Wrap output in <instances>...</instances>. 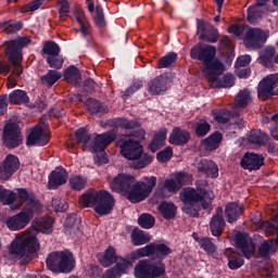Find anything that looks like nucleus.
<instances>
[{"instance_id":"nucleus-1","label":"nucleus","mask_w":278,"mask_h":278,"mask_svg":"<svg viewBox=\"0 0 278 278\" xmlns=\"http://www.w3.org/2000/svg\"><path fill=\"white\" fill-rule=\"evenodd\" d=\"M38 231L46 235L52 233L53 219L50 216L36 218L30 228L18 232L10 245L11 255L17 260H29L31 253L40 251Z\"/></svg>"},{"instance_id":"nucleus-2","label":"nucleus","mask_w":278,"mask_h":278,"mask_svg":"<svg viewBox=\"0 0 278 278\" xmlns=\"http://www.w3.org/2000/svg\"><path fill=\"white\" fill-rule=\"evenodd\" d=\"M157 186V177H144L141 181H136V177L129 174H118L110 182L113 192L123 194L130 203H140L148 199L153 192V188Z\"/></svg>"},{"instance_id":"nucleus-3","label":"nucleus","mask_w":278,"mask_h":278,"mask_svg":"<svg viewBox=\"0 0 278 278\" xmlns=\"http://www.w3.org/2000/svg\"><path fill=\"white\" fill-rule=\"evenodd\" d=\"M146 136L147 131L139 129L129 136L123 135L117 140L121 155L130 162H136L135 168H146L153 162V156L143 153L142 144H140V141L144 140Z\"/></svg>"},{"instance_id":"nucleus-4","label":"nucleus","mask_w":278,"mask_h":278,"mask_svg":"<svg viewBox=\"0 0 278 278\" xmlns=\"http://www.w3.org/2000/svg\"><path fill=\"white\" fill-rule=\"evenodd\" d=\"M23 203H26L25 210L5 220V225L10 231H21V229H25L31 218H34V214H40V212H42V205L38 200L34 199V195H29L25 189H18L16 201L13 204L14 206L11 207L12 210H16V207H21Z\"/></svg>"},{"instance_id":"nucleus-5","label":"nucleus","mask_w":278,"mask_h":278,"mask_svg":"<svg viewBox=\"0 0 278 278\" xmlns=\"http://www.w3.org/2000/svg\"><path fill=\"white\" fill-rule=\"evenodd\" d=\"M198 185V190L193 188H186L180 192V201H182V212L189 216H199V207L202 205L204 210L210 207L214 199V192L210 190L207 182L203 181Z\"/></svg>"},{"instance_id":"nucleus-6","label":"nucleus","mask_w":278,"mask_h":278,"mask_svg":"<svg viewBox=\"0 0 278 278\" xmlns=\"http://www.w3.org/2000/svg\"><path fill=\"white\" fill-rule=\"evenodd\" d=\"M76 138L78 142L83 143L84 151H90L91 153H100L94 156V162L99 166L108 164V154H105V148L110 147L114 140H116V132L110 131L102 135H97L93 139L90 138L88 130L80 128L76 131Z\"/></svg>"},{"instance_id":"nucleus-7","label":"nucleus","mask_w":278,"mask_h":278,"mask_svg":"<svg viewBox=\"0 0 278 278\" xmlns=\"http://www.w3.org/2000/svg\"><path fill=\"white\" fill-rule=\"evenodd\" d=\"M26 45H29V38L27 37L7 41L4 43L7 58L9 62H11L13 66H15L12 74L8 77L7 80V86L10 89L16 87L18 78L23 74V66H21V62H23V53L21 52V49H23V47H25Z\"/></svg>"},{"instance_id":"nucleus-8","label":"nucleus","mask_w":278,"mask_h":278,"mask_svg":"<svg viewBox=\"0 0 278 278\" xmlns=\"http://www.w3.org/2000/svg\"><path fill=\"white\" fill-rule=\"evenodd\" d=\"M80 207H93L97 214L104 216L114 210V197L108 191L89 189L78 199Z\"/></svg>"},{"instance_id":"nucleus-9","label":"nucleus","mask_w":278,"mask_h":278,"mask_svg":"<svg viewBox=\"0 0 278 278\" xmlns=\"http://www.w3.org/2000/svg\"><path fill=\"white\" fill-rule=\"evenodd\" d=\"M190 56L192 60H199L204 64L203 73L205 77L213 73L218 64H223L216 60V48L210 45L198 43L191 48Z\"/></svg>"},{"instance_id":"nucleus-10","label":"nucleus","mask_w":278,"mask_h":278,"mask_svg":"<svg viewBox=\"0 0 278 278\" xmlns=\"http://www.w3.org/2000/svg\"><path fill=\"white\" fill-rule=\"evenodd\" d=\"M191 182L192 176L190 174L176 172L164 180L163 186L155 192V197H162V199H166L170 197V194L179 192L182 186H186Z\"/></svg>"},{"instance_id":"nucleus-11","label":"nucleus","mask_w":278,"mask_h":278,"mask_svg":"<svg viewBox=\"0 0 278 278\" xmlns=\"http://www.w3.org/2000/svg\"><path fill=\"white\" fill-rule=\"evenodd\" d=\"M46 264L52 273H71L75 268V257L68 251L52 252Z\"/></svg>"},{"instance_id":"nucleus-12","label":"nucleus","mask_w":278,"mask_h":278,"mask_svg":"<svg viewBox=\"0 0 278 278\" xmlns=\"http://www.w3.org/2000/svg\"><path fill=\"white\" fill-rule=\"evenodd\" d=\"M173 250L166 243H155L152 242L143 248L137 249L128 254V260L130 262H136V260H141V257H157L159 260H164V257L170 255Z\"/></svg>"},{"instance_id":"nucleus-13","label":"nucleus","mask_w":278,"mask_h":278,"mask_svg":"<svg viewBox=\"0 0 278 278\" xmlns=\"http://www.w3.org/2000/svg\"><path fill=\"white\" fill-rule=\"evenodd\" d=\"M274 224L270 222H264L262 224V229L267 236H275L277 233L276 240H264L258 248V256L268 258L270 255L277 253L278 248V214L274 216Z\"/></svg>"},{"instance_id":"nucleus-14","label":"nucleus","mask_w":278,"mask_h":278,"mask_svg":"<svg viewBox=\"0 0 278 278\" xmlns=\"http://www.w3.org/2000/svg\"><path fill=\"white\" fill-rule=\"evenodd\" d=\"M164 273H166V267L162 262L151 263L149 260H141L135 266L136 278L162 277Z\"/></svg>"},{"instance_id":"nucleus-15","label":"nucleus","mask_w":278,"mask_h":278,"mask_svg":"<svg viewBox=\"0 0 278 278\" xmlns=\"http://www.w3.org/2000/svg\"><path fill=\"white\" fill-rule=\"evenodd\" d=\"M51 139V134L49 132V125L45 121H40L39 124L31 129L27 137V147H45L49 143Z\"/></svg>"},{"instance_id":"nucleus-16","label":"nucleus","mask_w":278,"mask_h":278,"mask_svg":"<svg viewBox=\"0 0 278 278\" xmlns=\"http://www.w3.org/2000/svg\"><path fill=\"white\" fill-rule=\"evenodd\" d=\"M225 71V65L217 64L216 68L206 75L211 88H231L236 84V78L232 74H226L220 80V75Z\"/></svg>"},{"instance_id":"nucleus-17","label":"nucleus","mask_w":278,"mask_h":278,"mask_svg":"<svg viewBox=\"0 0 278 278\" xmlns=\"http://www.w3.org/2000/svg\"><path fill=\"white\" fill-rule=\"evenodd\" d=\"M277 87L278 73L267 75L258 84V99H261L262 101H266L267 99H270V97H275V94H277V91H275Z\"/></svg>"},{"instance_id":"nucleus-18","label":"nucleus","mask_w":278,"mask_h":278,"mask_svg":"<svg viewBox=\"0 0 278 278\" xmlns=\"http://www.w3.org/2000/svg\"><path fill=\"white\" fill-rule=\"evenodd\" d=\"M3 142L9 149H16L23 143V135L16 123H8L3 130Z\"/></svg>"},{"instance_id":"nucleus-19","label":"nucleus","mask_w":278,"mask_h":278,"mask_svg":"<svg viewBox=\"0 0 278 278\" xmlns=\"http://www.w3.org/2000/svg\"><path fill=\"white\" fill-rule=\"evenodd\" d=\"M266 40H268V30L260 28H248L243 37V42L248 49H260Z\"/></svg>"},{"instance_id":"nucleus-20","label":"nucleus","mask_w":278,"mask_h":278,"mask_svg":"<svg viewBox=\"0 0 278 278\" xmlns=\"http://www.w3.org/2000/svg\"><path fill=\"white\" fill-rule=\"evenodd\" d=\"M233 241L237 249H239V251L243 253L247 260H251V257L255 255V243L253 242V239L249 237L248 233H235Z\"/></svg>"},{"instance_id":"nucleus-21","label":"nucleus","mask_w":278,"mask_h":278,"mask_svg":"<svg viewBox=\"0 0 278 278\" xmlns=\"http://www.w3.org/2000/svg\"><path fill=\"white\" fill-rule=\"evenodd\" d=\"M20 166L21 162L16 155H7V157L0 164V179L8 181V179H10V177H12V175L18 170Z\"/></svg>"},{"instance_id":"nucleus-22","label":"nucleus","mask_w":278,"mask_h":278,"mask_svg":"<svg viewBox=\"0 0 278 278\" xmlns=\"http://www.w3.org/2000/svg\"><path fill=\"white\" fill-rule=\"evenodd\" d=\"M198 36L200 40H205L206 42H218V30L214 26L203 22V20H198Z\"/></svg>"},{"instance_id":"nucleus-23","label":"nucleus","mask_w":278,"mask_h":278,"mask_svg":"<svg viewBox=\"0 0 278 278\" xmlns=\"http://www.w3.org/2000/svg\"><path fill=\"white\" fill-rule=\"evenodd\" d=\"M98 260L100 264L104 266V268L112 266V264L114 263L115 266H118V263H121V261L126 262L127 264H134L129 260L116 255V250L113 247H109L103 254H98Z\"/></svg>"},{"instance_id":"nucleus-24","label":"nucleus","mask_w":278,"mask_h":278,"mask_svg":"<svg viewBox=\"0 0 278 278\" xmlns=\"http://www.w3.org/2000/svg\"><path fill=\"white\" fill-rule=\"evenodd\" d=\"M240 165L245 170H260L264 166V156L256 153H245L241 159Z\"/></svg>"},{"instance_id":"nucleus-25","label":"nucleus","mask_w":278,"mask_h":278,"mask_svg":"<svg viewBox=\"0 0 278 278\" xmlns=\"http://www.w3.org/2000/svg\"><path fill=\"white\" fill-rule=\"evenodd\" d=\"M68 181V173L62 167H56L49 176V188L55 190Z\"/></svg>"},{"instance_id":"nucleus-26","label":"nucleus","mask_w":278,"mask_h":278,"mask_svg":"<svg viewBox=\"0 0 278 278\" xmlns=\"http://www.w3.org/2000/svg\"><path fill=\"white\" fill-rule=\"evenodd\" d=\"M168 84H170V77H168V75L164 74L157 76L148 84L149 92L151 94H162V92L168 90Z\"/></svg>"},{"instance_id":"nucleus-27","label":"nucleus","mask_w":278,"mask_h":278,"mask_svg":"<svg viewBox=\"0 0 278 278\" xmlns=\"http://www.w3.org/2000/svg\"><path fill=\"white\" fill-rule=\"evenodd\" d=\"M166 136H168V129L161 128L156 132H154V137L149 143V149L152 153L155 151H160L164 144H166Z\"/></svg>"},{"instance_id":"nucleus-28","label":"nucleus","mask_w":278,"mask_h":278,"mask_svg":"<svg viewBox=\"0 0 278 278\" xmlns=\"http://www.w3.org/2000/svg\"><path fill=\"white\" fill-rule=\"evenodd\" d=\"M134 266L132 263H127L125 261H119L117 266H114L111 269H108L102 278H121L122 275H125L129 268Z\"/></svg>"},{"instance_id":"nucleus-29","label":"nucleus","mask_w":278,"mask_h":278,"mask_svg":"<svg viewBox=\"0 0 278 278\" xmlns=\"http://www.w3.org/2000/svg\"><path fill=\"white\" fill-rule=\"evenodd\" d=\"M188 140H190V132L179 127H175L169 135L168 142L169 144L179 146V144H186Z\"/></svg>"},{"instance_id":"nucleus-30","label":"nucleus","mask_w":278,"mask_h":278,"mask_svg":"<svg viewBox=\"0 0 278 278\" xmlns=\"http://www.w3.org/2000/svg\"><path fill=\"white\" fill-rule=\"evenodd\" d=\"M225 229V219H223V208H217L216 215L211 219V231L213 236L218 237Z\"/></svg>"},{"instance_id":"nucleus-31","label":"nucleus","mask_w":278,"mask_h":278,"mask_svg":"<svg viewBox=\"0 0 278 278\" xmlns=\"http://www.w3.org/2000/svg\"><path fill=\"white\" fill-rule=\"evenodd\" d=\"M243 208L242 205L232 202L226 205L225 214L228 223H236L238 218H240V214H242Z\"/></svg>"},{"instance_id":"nucleus-32","label":"nucleus","mask_w":278,"mask_h":278,"mask_svg":"<svg viewBox=\"0 0 278 278\" xmlns=\"http://www.w3.org/2000/svg\"><path fill=\"white\" fill-rule=\"evenodd\" d=\"M157 210L163 218H165L166 220H170L175 216H177V206L172 202H162L159 205Z\"/></svg>"},{"instance_id":"nucleus-33","label":"nucleus","mask_w":278,"mask_h":278,"mask_svg":"<svg viewBox=\"0 0 278 278\" xmlns=\"http://www.w3.org/2000/svg\"><path fill=\"white\" fill-rule=\"evenodd\" d=\"M226 256L228 257V268L230 270H238V268L244 266V260H242L240 254L231 251V249L226 250Z\"/></svg>"},{"instance_id":"nucleus-34","label":"nucleus","mask_w":278,"mask_h":278,"mask_svg":"<svg viewBox=\"0 0 278 278\" xmlns=\"http://www.w3.org/2000/svg\"><path fill=\"white\" fill-rule=\"evenodd\" d=\"M198 168L212 179L218 177V166L213 161H202L201 164L198 165Z\"/></svg>"},{"instance_id":"nucleus-35","label":"nucleus","mask_w":278,"mask_h":278,"mask_svg":"<svg viewBox=\"0 0 278 278\" xmlns=\"http://www.w3.org/2000/svg\"><path fill=\"white\" fill-rule=\"evenodd\" d=\"M80 229L81 222L75 216H70L65 219V233H67V236H75L79 233Z\"/></svg>"},{"instance_id":"nucleus-36","label":"nucleus","mask_w":278,"mask_h":278,"mask_svg":"<svg viewBox=\"0 0 278 278\" xmlns=\"http://www.w3.org/2000/svg\"><path fill=\"white\" fill-rule=\"evenodd\" d=\"M264 16V8L254 4L248 9V21L251 25H257L262 17Z\"/></svg>"},{"instance_id":"nucleus-37","label":"nucleus","mask_w":278,"mask_h":278,"mask_svg":"<svg viewBox=\"0 0 278 278\" xmlns=\"http://www.w3.org/2000/svg\"><path fill=\"white\" fill-rule=\"evenodd\" d=\"M131 240L135 247H142V244L151 242V236L140 229H135L131 232Z\"/></svg>"},{"instance_id":"nucleus-38","label":"nucleus","mask_w":278,"mask_h":278,"mask_svg":"<svg viewBox=\"0 0 278 278\" xmlns=\"http://www.w3.org/2000/svg\"><path fill=\"white\" fill-rule=\"evenodd\" d=\"M222 140L223 135H220V132H215L202 142V147H204L206 151H214V149H218V147H220Z\"/></svg>"},{"instance_id":"nucleus-39","label":"nucleus","mask_w":278,"mask_h":278,"mask_svg":"<svg viewBox=\"0 0 278 278\" xmlns=\"http://www.w3.org/2000/svg\"><path fill=\"white\" fill-rule=\"evenodd\" d=\"M48 210L49 212H66L68 210V202L61 197H54L48 205Z\"/></svg>"},{"instance_id":"nucleus-40","label":"nucleus","mask_w":278,"mask_h":278,"mask_svg":"<svg viewBox=\"0 0 278 278\" xmlns=\"http://www.w3.org/2000/svg\"><path fill=\"white\" fill-rule=\"evenodd\" d=\"M9 101L13 105H23L24 103L29 102V97H27V92L17 89L10 93Z\"/></svg>"},{"instance_id":"nucleus-41","label":"nucleus","mask_w":278,"mask_h":278,"mask_svg":"<svg viewBox=\"0 0 278 278\" xmlns=\"http://www.w3.org/2000/svg\"><path fill=\"white\" fill-rule=\"evenodd\" d=\"M75 18L76 23H78L80 27L83 36H88L90 34V24L88 23V18H86V14H84V11H77L75 13Z\"/></svg>"},{"instance_id":"nucleus-42","label":"nucleus","mask_w":278,"mask_h":278,"mask_svg":"<svg viewBox=\"0 0 278 278\" xmlns=\"http://www.w3.org/2000/svg\"><path fill=\"white\" fill-rule=\"evenodd\" d=\"M87 184H88V178H86L85 176L73 175L70 177V188H72V190H77V191L84 190Z\"/></svg>"},{"instance_id":"nucleus-43","label":"nucleus","mask_w":278,"mask_h":278,"mask_svg":"<svg viewBox=\"0 0 278 278\" xmlns=\"http://www.w3.org/2000/svg\"><path fill=\"white\" fill-rule=\"evenodd\" d=\"M17 198L18 193L5 190L0 186V203H3V205H13Z\"/></svg>"},{"instance_id":"nucleus-44","label":"nucleus","mask_w":278,"mask_h":278,"mask_svg":"<svg viewBox=\"0 0 278 278\" xmlns=\"http://www.w3.org/2000/svg\"><path fill=\"white\" fill-rule=\"evenodd\" d=\"M251 103V92L247 89L239 91L235 99L236 108H247Z\"/></svg>"},{"instance_id":"nucleus-45","label":"nucleus","mask_w":278,"mask_h":278,"mask_svg":"<svg viewBox=\"0 0 278 278\" xmlns=\"http://www.w3.org/2000/svg\"><path fill=\"white\" fill-rule=\"evenodd\" d=\"M268 140V135L262 132V130H253L250 132L249 141L252 144H264Z\"/></svg>"},{"instance_id":"nucleus-46","label":"nucleus","mask_w":278,"mask_h":278,"mask_svg":"<svg viewBox=\"0 0 278 278\" xmlns=\"http://www.w3.org/2000/svg\"><path fill=\"white\" fill-rule=\"evenodd\" d=\"M175 62H177V54L175 52H170L164 58L160 59L157 68H170Z\"/></svg>"},{"instance_id":"nucleus-47","label":"nucleus","mask_w":278,"mask_h":278,"mask_svg":"<svg viewBox=\"0 0 278 278\" xmlns=\"http://www.w3.org/2000/svg\"><path fill=\"white\" fill-rule=\"evenodd\" d=\"M0 29L5 31V34H14V31H20V29H23V24L21 22H4L0 25Z\"/></svg>"},{"instance_id":"nucleus-48","label":"nucleus","mask_w":278,"mask_h":278,"mask_svg":"<svg viewBox=\"0 0 278 278\" xmlns=\"http://www.w3.org/2000/svg\"><path fill=\"white\" fill-rule=\"evenodd\" d=\"M138 224L142 229H151L155 225V217L151 214L144 213L138 218Z\"/></svg>"},{"instance_id":"nucleus-49","label":"nucleus","mask_w":278,"mask_h":278,"mask_svg":"<svg viewBox=\"0 0 278 278\" xmlns=\"http://www.w3.org/2000/svg\"><path fill=\"white\" fill-rule=\"evenodd\" d=\"M81 75L79 74V70L75 66H70L65 73H64V78L67 81H72L74 84H77L79 81Z\"/></svg>"},{"instance_id":"nucleus-50","label":"nucleus","mask_w":278,"mask_h":278,"mask_svg":"<svg viewBox=\"0 0 278 278\" xmlns=\"http://www.w3.org/2000/svg\"><path fill=\"white\" fill-rule=\"evenodd\" d=\"M62 74L58 73L56 71H49L47 75L41 77L42 84H46V86H53L58 79H61Z\"/></svg>"},{"instance_id":"nucleus-51","label":"nucleus","mask_w":278,"mask_h":278,"mask_svg":"<svg viewBox=\"0 0 278 278\" xmlns=\"http://www.w3.org/2000/svg\"><path fill=\"white\" fill-rule=\"evenodd\" d=\"M86 108L91 114H98V112H105V105L99 103L94 99H88Z\"/></svg>"},{"instance_id":"nucleus-52","label":"nucleus","mask_w":278,"mask_h":278,"mask_svg":"<svg viewBox=\"0 0 278 278\" xmlns=\"http://www.w3.org/2000/svg\"><path fill=\"white\" fill-rule=\"evenodd\" d=\"M117 127H122V129H138L140 127V123L138 121H128L126 118L116 119Z\"/></svg>"},{"instance_id":"nucleus-53","label":"nucleus","mask_w":278,"mask_h":278,"mask_svg":"<svg viewBox=\"0 0 278 278\" xmlns=\"http://www.w3.org/2000/svg\"><path fill=\"white\" fill-rule=\"evenodd\" d=\"M43 52L50 55L49 58L60 55V46L55 42H47L43 47Z\"/></svg>"},{"instance_id":"nucleus-54","label":"nucleus","mask_w":278,"mask_h":278,"mask_svg":"<svg viewBox=\"0 0 278 278\" xmlns=\"http://www.w3.org/2000/svg\"><path fill=\"white\" fill-rule=\"evenodd\" d=\"M173 157V148L167 147L156 154L157 162H168Z\"/></svg>"},{"instance_id":"nucleus-55","label":"nucleus","mask_w":278,"mask_h":278,"mask_svg":"<svg viewBox=\"0 0 278 278\" xmlns=\"http://www.w3.org/2000/svg\"><path fill=\"white\" fill-rule=\"evenodd\" d=\"M45 3V0H35L30 2L29 4L22 7L21 12H36V10H39L41 5Z\"/></svg>"},{"instance_id":"nucleus-56","label":"nucleus","mask_w":278,"mask_h":278,"mask_svg":"<svg viewBox=\"0 0 278 278\" xmlns=\"http://www.w3.org/2000/svg\"><path fill=\"white\" fill-rule=\"evenodd\" d=\"M213 116L216 123L225 124L229 121V111H213Z\"/></svg>"},{"instance_id":"nucleus-57","label":"nucleus","mask_w":278,"mask_h":278,"mask_svg":"<svg viewBox=\"0 0 278 278\" xmlns=\"http://www.w3.org/2000/svg\"><path fill=\"white\" fill-rule=\"evenodd\" d=\"M210 132V124L205 121H201L195 126L197 136H206Z\"/></svg>"},{"instance_id":"nucleus-58","label":"nucleus","mask_w":278,"mask_h":278,"mask_svg":"<svg viewBox=\"0 0 278 278\" xmlns=\"http://www.w3.org/2000/svg\"><path fill=\"white\" fill-rule=\"evenodd\" d=\"M199 244L204 249V251H206V253H214V251H216V247L212 243L210 238L200 239Z\"/></svg>"},{"instance_id":"nucleus-59","label":"nucleus","mask_w":278,"mask_h":278,"mask_svg":"<svg viewBox=\"0 0 278 278\" xmlns=\"http://www.w3.org/2000/svg\"><path fill=\"white\" fill-rule=\"evenodd\" d=\"M48 64H50L51 68H61L64 64V60H62L59 54L54 56H48Z\"/></svg>"},{"instance_id":"nucleus-60","label":"nucleus","mask_w":278,"mask_h":278,"mask_svg":"<svg viewBox=\"0 0 278 278\" xmlns=\"http://www.w3.org/2000/svg\"><path fill=\"white\" fill-rule=\"evenodd\" d=\"M94 23L97 27H103L105 25V16L103 15V9H101V7H97L96 9Z\"/></svg>"},{"instance_id":"nucleus-61","label":"nucleus","mask_w":278,"mask_h":278,"mask_svg":"<svg viewBox=\"0 0 278 278\" xmlns=\"http://www.w3.org/2000/svg\"><path fill=\"white\" fill-rule=\"evenodd\" d=\"M251 64L250 55L239 56L236 61L235 68H247Z\"/></svg>"},{"instance_id":"nucleus-62","label":"nucleus","mask_w":278,"mask_h":278,"mask_svg":"<svg viewBox=\"0 0 278 278\" xmlns=\"http://www.w3.org/2000/svg\"><path fill=\"white\" fill-rule=\"evenodd\" d=\"M58 4L60 5V16H61V18H64L65 16H68V12H70L68 1L58 0Z\"/></svg>"},{"instance_id":"nucleus-63","label":"nucleus","mask_w":278,"mask_h":278,"mask_svg":"<svg viewBox=\"0 0 278 278\" xmlns=\"http://www.w3.org/2000/svg\"><path fill=\"white\" fill-rule=\"evenodd\" d=\"M229 34H233L236 38H242L244 33V26L242 25H232L228 28Z\"/></svg>"},{"instance_id":"nucleus-64","label":"nucleus","mask_w":278,"mask_h":278,"mask_svg":"<svg viewBox=\"0 0 278 278\" xmlns=\"http://www.w3.org/2000/svg\"><path fill=\"white\" fill-rule=\"evenodd\" d=\"M236 75L240 79H247L251 75V70L248 67L236 68Z\"/></svg>"}]
</instances>
